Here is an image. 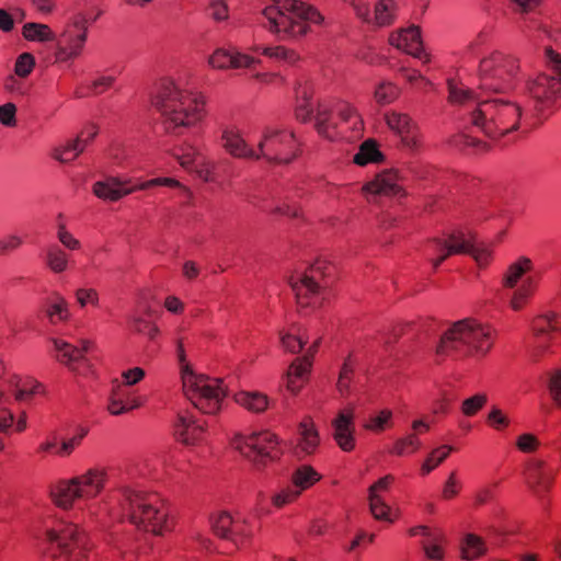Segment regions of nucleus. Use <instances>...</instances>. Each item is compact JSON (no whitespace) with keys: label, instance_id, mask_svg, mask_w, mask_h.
<instances>
[{"label":"nucleus","instance_id":"nucleus-1","mask_svg":"<svg viewBox=\"0 0 561 561\" xmlns=\"http://www.w3.org/2000/svg\"><path fill=\"white\" fill-rule=\"evenodd\" d=\"M448 100L451 104L472 107L471 123L490 138H500L518 129L522 106L503 98L483 99L472 89L448 80Z\"/></svg>","mask_w":561,"mask_h":561},{"label":"nucleus","instance_id":"nucleus-2","mask_svg":"<svg viewBox=\"0 0 561 561\" xmlns=\"http://www.w3.org/2000/svg\"><path fill=\"white\" fill-rule=\"evenodd\" d=\"M152 105L161 113L165 130L180 135L202 119L204 101L197 93L163 79L158 83Z\"/></svg>","mask_w":561,"mask_h":561},{"label":"nucleus","instance_id":"nucleus-3","mask_svg":"<svg viewBox=\"0 0 561 561\" xmlns=\"http://www.w3.org/2000/svg\"><path fill=\"white\" fill-rule=\"evenodd\" d=\"M492 346V331L473 319L453 323L442 335L436 347L439 356L466 357L485 354Z\"/></svg>","mask_w":561,"mask_h":561},{"label":"nucleus","instance_id":"nucleus-4","mask_svg":"<svg viewBox=\"0 0 561 561\" xmlns=\"http://www.w3.org/2000/svg\"><path fill=\"white\" fill-rule=\"evenodd\" d=\"M178 358L181 365V379L185 397L203 413H217L227 394L222 380L196 375L186 363L181 341L178 343Z\"/></svg>","mask_w":561,"mask_h":561},{"label":"nucleus","instance_id":"nucleus-5","mask_svg":"<svg viewBox=\"0 0 561 561\" xmlns=\"http://www.w3.org/2000/svg\"><path fill=\"white\" fill-rule=\"evenodd\" d=\"M271 1L272 4L262 11L271 32L290 36L304 35L307 33L308 23L320 24L323 21L319 11L297 0Z\"/></svg>","mask_w":561,"mask_h":561},{"label":"nucleus","instance_id":"nucleus-6","mask_svg":"<svg viewBox=\"0 0 561 561\" xmlns=\"http://www.w3.org/2000/svg\"><path fill=\"white\" fill-rule=\"evenodd\" d=\"M123 496L122 510L139 529L160 535L168 529V513L156 495L144 494L128 485L117 488Z\"/></svg>","mask_w":561,"mask_h":561},{"label":"nucleus","instance_id":"nucleus-7","mask_svg":"<svg viewBox=\"0 0 561 561\" xmlns=\"http://www.w3.org/2000/svg\"><path fill=\"white\" fill-rule=\"evenodd\" d=\"M423 253L436 270L453 254H469L478 265H486L491 257V250L477 243L462 231H454L444 237L433 238L424 245Z\"/></svg>","mask_w":561,"mask_h":561},{"label":"nucleus","instance_id":"nucleus-8","mask_svg":"<svg viewBox=\"0 0 561 561\" xmlns=\"http://www.w3.org/2000/svg\"><path fill=\"white\" fill-rule=\"evenodd\" d=\"M106 479L104 469L90 468L80 476L58 482L50 494L58 506L69 508L76 500L90 501L96 497L103 491Z\"/></svg>","mask_w":561,"mask_h":561},{"label":"nucleus","instance_id":"nucleus-9","mask_svg":"<svg viewBox=\"0 0 561 561\" xmlns=\"http://www.w3.org/2000/svg\"><path fill=\"white\" fill-rule=\"evenodd\" d=\"M299 144L295 134L284 127L266 125L257 142L256 160L270 163L288 164L298 156Z\"/></svg>","mask_w":561,"mask_h":561},{"label":"nucleus","instance_id":"nucleus-10","mask_svg":"<svg viewBox=\"0 0 561 561\" xmlns=\"http://www.w3.org/2000/svg\"><path fill=\"white\" fill-rule=\"evenodd\" d=\"M543 57L552 75H540L527 83L528 94L541 110L561 104V55L547 46Z\"/></svg>","mask_w":561,"mask_h":561},{"label":"nucleus","instance_id":"nucleus-11","mask_svg":"<svg viewBox=\"0 0 561 561\" xmlns=\"http://www.w3.org/2000/svg\"><path fill=\"white\" fill-rule=\"evenodd\" d=\"M519 71L518 60L501 51L481 59L479 65L480 89L501 92L512 87Z\"/></svg>","mask_w":561,"mask_h":561},{"label":"nucleus","instance_id":"nucleus-12","mask_svg":"<svg viewBox=\"0 0 561 561\" xmlns=\"http://www.w3.org/2000/svg\"><path fill=\"white\" fill-rule=\"evenodd\" d=\"M533 268V262L526 256L508 265L503 275L502 284L506 289H513L510 306L513 310H520L533 296L536 289V280L526 274Z\"/></svg>","mask_w":561,"mask_h":561},{"label":"nucleus","instance_id":"nucleus-13","mask_svg":"<svg viewBox=\"0 0 561 561\" xmlns=\"http://www.w3.org/2000/svg\"><path fill=\"white\" fill-rule=\"evenodd\" d=\"M329 266L323 261L316 262L308 272L301 274L298 280H291L290 285L296 295L297 304L301 307H318L325 299V277Z\"/></svg>","mask_w":561,"mask_h":561},{"label":"nucleus","instance_id":"nucleus-14","mask_svg":"<svg viewBox=\"0 0 561 561\" xmlns=\"http://www.w3.org/2000/svg\"><path fill=\"white\" fill-rule=\"evenodd\" d=\"M233 446L256 467L278 458L280 454L277 437L268 431L239 436Z\"/></svg>","mask_w":561,"mask_h":561},{"label":"nucleus","instance_id":"nucleus-15","mask_svg":"<svg viewBox=\"0 0 561 561\" xmlns=\"http://www.w3.org/2000/svg\"><path fill=\"white\" fill-rule=\"evenodd\" d=\"M46 539L50 543L57 545L60 553L68 561H81L90 549L85 534L75 524H67L58 529L47 530Z\"/></svg>","mask_w":561,"mask_h":561},{"label":"nucleus","instance_id":"nucleus-16","mask_svg":"<svg viewBox=\"0 0 561 561\" xmlns=\"http://www.w3.org/2000/svg\"><path fill=\"white\" fill-rule=\"evenodd\" d=\"M88 36V20L83 15L77 16L67 24L59 37L56 36V58L69 61L78 58L84 47Z\"/></svg>","mask_w":561,"mask_h":561},{"label":"nucleus","instance_id":"nucleus-17","mask_svg":"<svg viewBox=\"0 0 561 561\" xmlns=\"http://www.w3.org/2000/svg\"><path fill=\"white\" fill-rule=\"evenodd\" d=\"M297 93L304 99V103L298 104L296 107L297 119L306 123L314 117V128L318 134L327 139L333 140L337 133L336 124L332 121L331 108L324 103H319L316 114L313 115V108L309 103V95L307 91H297Z\"/></svg>","mask_w":561,"mask_h":561},{"label":"nucleus","instance_id":"nucleus-18","mask_svg":"<svg viewBox=\"0 0 561 561\" xmlns=\"http://www.w3.org/2000/svg\"><path fill=\"white\" fill-rule=\"evenodd\" d=\"M534 333V346L530 351V357L534 360L539 358L548 351L549 343L552 340L551 332H561V314L547 313L537 317L531 324Z\"/></svg>","mask_w":561,"mask_h":561},{"label":"nucleus","instance_id":"nucleus-19","mask_svg":"<svg viewBox=\"0 0 561 561\" xmlns=\"http://www.w3.org/2000/svg\"><path fill=\"white\" fill-rule=\"evenodd\" d=\"M320 480V474L310 466H301L293 473V486L282 490L274 495L273 504L283 506L299 496V494Z\"/></svg>","mask_w":561,"mask_h":561},{"label":"nucleus","instance_id":"nucleus-20","mask_svg":"<svg viewBox=\"0 0 561 561\" xmlns=\"http://www.w3.org/2000/svg\"><path fill=\"white\" fill-rule=\"evenodd\" d=\"M355 409L348 405L346 409L339 411L332 420L333 438L343 451H351L355 447V426H354Z\"/></svg>","mask_w":561,"mask_h":561},{"label":"nucleus","instance_id":"nucleus-21","mask_svg":"<svg viewBox=\"0 0 561 561\" xmlns=\"http://www.w3.org/2000/svg\"><path fill=\"white\" fill-rule=\"evenodd\" d=\"M400 175L394 170H385L376 175V178L368 182L363 191L370 201V196L386 195L399 196L403 195V188L400 184Z\"/></svg>","mask_w":561,"mask_h":561},{"label":"nucleus","instance_id":"nucleus-22","mask_svg":"<svg viewBox=\"0 0 561 561\" xmlns=\"http://www.w3.org/2000/svg\"><path fill=\"white\" fill-rule=\"evenodd\" d=\"M389 43L398 49L404 50L419 59H423L427 62L430 60L427 54L422 49L421 31L419 26L411 25L408 28L391 33Z\"/></svg>","mask_w":561,"mask_h":561},{"label":"nucleus","instance_id":"nucleus-23","mask_svg":"<svg viewBox=\"0 0 561 561\" xmlns=\"http://www.w3.org/2000/svg\"><path fill=\"white\" fill-rule=\"evenodd\" d=\"M387 125L400 136L407 149L415 150L420 144V137L415 124L403 113L390 112L386 114Z\"/></svg>","mask_w":561,"mask_h":561},{"label":"nucleus","instance_id":"nucleus-24","mask_svg":"<svg viewBox=\"0 0 561 561\" xmlns=\"http://www.w3.org/2000/svg\"><path fill=\"white\" fill-rule=\"evenodd\" d=\"M525 479L529 489L538 497H542L543 493L549 491L554 473L546 470V462L541 459H530L525 469Z\"/></svg>","mask_w":561,"mask_h":561},{"label":"nucleus","instance_id":"nucleus-25","mask_svg":"<svg viewBox=\"0 0 561 561\" xmlns=\"http://www.w3.org/2000/svg\"><path fill=\"white\" fill-rule=\"evenodd\" d=\"M53 344L57 352V359L72 370H77L79 365L87 364L84 354L93 346L92 342L88 340H82L80 346H73L58 339H54Z\"/></svg>","mask_w":561,"mask_h":561},{"label":"nucleus","instance_id":"nucleus-26","mask_svg":"<svg viewBox=\"0 0 561 561\" xmlns=\"http://www.w3.org/2000/svg\"><path fill=\"white\" fill-rule=\"evenodd\" d=\"M256 62L259 60L249 55L225 48L216 49L208 58L209 66L220 70L252 68Z\"/></svg>","mask_w":561,"mask_h":561},{"label":"nucleus","instance_id":"nucleus-27","mask_svg":"<svg viewBox=\"0 0 561 561\" xmlns=\"http://www.w3.org/2000/svg\"><path fill=\"white\" fill-rule=\"evenodd\" d=\"M98 135V127L90 125L84 129L78 138L68 141L65 146L56 147L53 150L51 157L61 163H68L75 160L84 148L95 138Z\"/></svg>","mask_w":561,"mask_h":561},{"label":"nucleus","instance_id":"nucleus-28","mask_svg":"<svg viewBox=\"0 0 561 561\" xmlns=\"http://www.w3.org/2000/svg\"><path fill=\"white\" fill-rule=\"evenodd\" d=\"M318 346H319V341H316L309 347V350L305 356L296 358L289 366V369L286 374V379H287V389L290 392L297 393L301 389L304 380H305V376L310 370V367L312 364V356L317 352Z\"/></svg>","mask_w":561,"mask_h":561},{"label":"nucleus","instance_id":"nucleus-29","mask_svg":"<svg viewBox=\"0 0 561 561\" xmlns=\"http://www.w3.org/2000/svg\"><path fill=\"white\" fill-rule=\"evenodd\" d=\"M92 191L94 195L101 199L116 202L122 197L138 191V187L136 185L128 186V182L121 181L119 179L112 176L105 181L95 182Z\"/></svg>","mask_w":561,"mask_h":561},{"label":"nucleus","instance_id":"nucleus-30","mask_svg":"<svg viewBox=\"0 0 561 561\" xmlns=\"http://www.w3.org/2000/svg\"><path fill=\"white\" fill-rule=\"evenodd\" d=\"M295 455L299 458L313 454L319 445V433L310 419L304 420L298 428Z\"/></svg>","mask_w":561,"mask_h":561},{"label":"nucleus","instance_id":"nucleus-31","mask_svg":"<svg viewBox=\"0 0 561 561\" xmlns=\"http://www.w3.org/2000/svg\"><path fill=\"white\" fill-rule=\"evenodd\" d=\"M224 148L236 158L256 160V149L250 147L240 134L233 129H225L221 136Z\"/></svg>","mask_w":561,"mask_h":561},{"label":"nucleus","instance_id":"nucleus-32","mask_svg":"<svg viewBox=\"0 0 561 561\" xmlns=\"http://www.w3.org/2000/svg\"><path fill=\"white\" fill-rule=\"evenodd\" d=\"M204 424L192 416L180 415L175 424V435L185 445H193L202 439Z\"/></svg>","mask_w":561,"mask_h":561},{"label":"nucleus","instance_id":"nucleus-33","mask_svg":"<svg viewBox=\"0 0 561 561\" xmlns=\"http://www.w3.org/2000/svg\"><path fill=\"white\" fill-rule=\"evenodd\" d=\"M42 312L53 324L64 322L70 317L68 302L59 295L46 299L42 307Z\"/></svg>","mask_w":561,"mask_h":561},{"label":"nucleus","instance_id":"nucleus-34","mask_svg":"<svg viewBox=\"0 0 561 561\" xmlns=\"http://www.w3.org/2000/svg\"><path fill=\"white\" fill-rule=\"evenodd\" d=\"M22 35L30 42H53L56 41V34L47 24L28 22L22 27Z\"/></svg>","mask_w":561,"mask_h":561},{"label":"nucleus","instance_id":"nucleus-35","mask_svg":"<svg viewBox=\"0 0 561 561\" xmlns=\"http://www.w3.org/2000/svg\"><path fill=\"white\" fill-rule=\"evenodd\" d=\"M45 263L54 273H62L68 268V254L57 244H49L45 250Z\"/></svg>","mask_w":561,"mask_h":561},{"label":"nucleus","instance_id":"nucleus-36","mask_svg":"<svg viewBox=\"0 0 561 561\" xmlns=\"http://www.w3.org/2000/svg\"><path fill=\"white\" fill-rule=\"evenodd\" d=\"M397 10V3L393 0H379L375 5L373 22L378 26H388L393 23Z\"/></svg>","mask_w":561,"mask_h":561},{"label":"nucleus","instance_id":"nucleus-37","mask_svg":"<svg viewBox=\"0 0 561 561\" xmlns=\"http://www.w3.org/2000/svg\"><path fill=\"white\" fill-rule=\"evenodd\" d=\"M214 534L222 539L231 537V529L236 519L228 512H219L209 518Z\"/></svg>","mask_w":561,"mask_h":561},{"label":"nucleus","instance_id":"nucleus-38","mask_svg":"<svg viewBox=\"0 0 561 561\" xmlns=\"http://www.w3.org/2000/svg\"><path fill=\"white\" fill-rule=\"evenodd\" d=\"M485 550V545L481 537L473 534L466 535L461 545L462 559L467 561L476 560L484 554Z\"/></svg>","mask_w":561,"mask_h":561},{"label":"nucleus","instance_id":"nucleus-39","mask_svg":"<svg viewBox=\"0 0 561 561\" xmlns=\"http://www.w3.org/2000/svg\"><path fill=\"white\" fill-rule=\"evenodd\" d=\"M255 50H260V47H255ZM261 50L264 56L288 65H294L299 60V56L294 50L284 46H265Z\"/></svg>","mask_w":561,"mask_h":561},{"label":"nucleus","instance_id":"nucleus-40","mask_svg":"<svg viewBox=\"0 0 561 561\" xmlns=\"http://www.w3.org/2000/svg\"><path fill=\"white\" fill-rule=\"evenodd\" d=\"M173 156L182 168L190 170L198 156V149L193 144L184 141L174 148Z\"/></svg>","mask_w":561,"mask_h":561},{"label":"nucleus","instance_id":"nucleus-41","mask_svg":"<svg viewBox=\"0 0 561 561\" xmlns=\"http://www.w3.org/2000/svg\"><path fill=\"white\" fill-rule=\"evenodd\" d=\"M382 159L381 152L376 145L367 140L362 144L358 152L354 156L353 161L358 165H366L369 162H378Z\"/></svg>","mask_w":561,"mask_h":561},{"label":"nucleus","instance_id":"nucleus-42","mask_svg":"<svg viewBox=\"0 0 561 561\" xmlns=\"http://www.w3.org/2000/svg\"><path fill=\"white\" fill-rule=\"evenodd\" d=\"M128 397V392L124 389L123 385H116L111 393L107 409L113 415H121L128 412L127 403L125 399Z\"/></svg>","mask_w":561,"mask_h":561},{"label":"nucleus","instance_id":"nucleus-43","mask_svg":"<svg viewBox=\"0 0 561 561\" xmlns=\"http://www.w3.org/2000/svg\"><path fill=\"white\" fill-rule=\"evenodd\" d=\"M354 370V365L351 360V357L348 356L341 367L336 382V389L343 397H346L351 393V383L353 381Z\"/></svg>","mask_w":561,"mask_h":561},{"label":"nucleus","instance_id":"nucleus-44","mask_svg":"<svg viewBox=\"0 0 561 561\" xmlns=\"http://www.w3.org/2000/svg\"><path fill=\"white\" fill-rule=\"evenodd\" d=\"M237 401L249 411L260 413L267 408V397L261 393H240Z\"/></svg>","mask_w":561,"mask_h":561},{"label":"nucleus","instance_id":"nucleus-45","mask_svg":"<svg viewBox=\"0 0 561 561\" xmlns=\"http://www.w3.org/2000/svg\"><path fill=\"white\" fill-rule=\"evenodd\" d=\"M374 96L378 104L386 105L399 96V89L390 81H382L377 85Z\"/></svg>","mask_w":561,"mask_h":561},{"label":"nucleus","instance_id":"nucleus-46","mask_svg":"<svg viewBox=\"0 0 561 561\" xmlns=\"http://www.w3.org/2000/svg\"><path fill=\"white\" fill-rule=\"evenodd\" d=\"M251 536L252 533L248 529V520L245 518H237L231 529V537L227 540L237 548H241Z\"/></svg>","mask_w":561,"mask_h":561},{"label":"nucleus","instance_id":"nucleus-47","mask_svg":"<svg viewBox=\"0 0 561 561\" xmlns=\"http://www.w3.org/2000/svg\"><path fill=\"white\" fill-rule=\"evenodd\" d=\"M451 449L453 448L449 446H442L434 449L422 465V474H428L432 470L439 466L448 457Z\"/></svg>","mask_w":561,"mask_h":561},{"label":"nucleus","instance_id":"nucleus-48","mask_svg":"<svg viewBox=\"0 0 561 561\" xmlns=\"http://www.w3.org/2000/svg\"><path fill=\"white\" fill-rule=\"evenodd\" d=\"M421 447V442L416 434H408L405 437L399 438L393 446L392 453L402 456L407 453H414Z\"/></svg>","mask_w":561,"mask_h":561},{"label":"nucleus","instance_id":"nucleus-49","mask_svg":"<svg viewBox=\"0 0 561 561\" xmlns=\"http://www.w3.org/2000/svg\"><path fill=\"white\" fill-rule=\"evenodd\" d=\"M279 340L283 348L291 354L299 353L307 343L301 336H296L294 333L279 332Z\"/></svg>","mask_w":561,"mask_h":561},{"label":"nucleus","instance_id":"nucleus-50","mask_svg":"<svg viewBox=\"0 0 561 561\" xmlns=\"http://www.w3.org/2000/svg\"><path fill=\"white\" fill-rule=\"evenodd\" d=\"M130 322L136 332L147 335L150 340H153L158 334V328L153 323L142 319L137 313L130 317Z\"/></svg>","mask_w":561,"mask_h":561},{"label":"nucleus","instance_id":"nucleus-51","mask_svg":"<svg viewBox=\"0 0 561 561\" xmlns=\"http://www.w3.org/2000/svg\"><path fill=\"white\" fill-rule=\"evenodd\" d=\"M488 401L483 393H478L462 402L461 411L466 416H473Z\"/></svg>","mask_w":561,"mask_h":561},{"label":"nucleus","instance_id":"nucleus-52","mask_svg":"<svg viewBox=\"0 0 561 561\" xmlns=\"http://www.w3.org/2000/svg\"><path fill=\"white\" fill-rule=\"evenodd\" d=\"M368 501H369L370 512L376 519L391 520L389 518L390 507L385 503V501L381 496H379V497L368 496Z\"/></svg>","mask_w":561,"mask_h":561},{"label":"nucleus","instance_id":"nucleus-53","mask_svg":"<svg viewBox=\"0 0 561 561\" xmlns=\"http://www.w3.org/2000/svg\"><path fill=\"white\" fill-rule=\"evenodd\" d=\"M34 66L35 59L33 55L30 53H23L16 59L14 71L19 77L25 78L32 72Z\"/></svg>","mask_w":561,"mask_h":561},{"label":"nucleus","instance_id":"nucleus-54","mask_svg":"<svg viewBox=\"0 0 561 561\" xmlns=\"http://www.w3.org/2000/svg\"><path fill=\"white\" fill-rule=\"evenodd\" d=\"M547 386L553 402L561 407V369L550 374Z\"/></svg>","mask_w":561,"mask_h":561},{"label":"nucleus","instance_id":"nucleus-55","mask_svg":"<svg viewBox=\"0 0 561 561\" xmlns=\"http://www.w3.org/2000/svg\"><path fill=\"white\" fill-rule=\"evenodd\" d=\"M75 296L81 308H84L89 304L92 306L99 305V294L93 288H79L76 290Z\"/></svg>","mask_w":561,"mask_h":561},{"label":"nucleus","instance_id":"nucleus-56","mask_svg":"<svg viewBox=\"0 0 561 561\" xmlns=\"http://www.w3.org/2000/svg\"><path fill=\"white\" fill-rule=\"evenodd\" d=\"M392 417L390 410H382L377 416H374L365 424V428L374 432H382Z\"/></svg>","mask_w":561,"mask_h":561},{"label":"nucleus","instance_id":"nucleus-57","mask_svg":"<svg viewBox=\"0 0 561 561\" xmlns=\"http://www.w3.org/2000/svg\"><path fill=\"white\" fill-rule=\"evenodd\" d=\"M339 115L341 117L342 121L346 122V123H352V128L355 129V130H360L362 128V119L359 118V116L357 115L356 111L347 105V104H343L340 108H339Z\"/></svg>","mask_w":561,"mask_h":561},{"label":"nucleus","instance_id":"nucleus-58","mask_svg":"<svg viewBox=\"0 0 561 561\" xmlns=\"http://www.w3.org/2000/svg\"><path fill=\"white\" fill-rule=\"evenodd\" d=\"M539 445L538 438L529 433L522 434L516 440L517 448L523 453H534Z\"/></svg>","mask_w":561,"mask_h":561},{"label":"nucleus","instance_id":"nucleus-59","mask_svg":"<svg viewBox=\"0 0 561 561\" xmlns=\"http://www.w3.org/2000/svg\"><path fill=\"white\" fill-rule=\"evenodd\" d=\"M85 434L87 431L82 430L81 433H79L78 435H75L69 439L64 440L61 443L60 448L57 450V454L61 457L69 456L73 451V449L80 445Z\"/></svg>","mask_w":561,"mask_h":561},{"label":"nucleus","instance_id":"nucleus-60","mask_svg":"<svg viewBox=\"0 0 561 561\" xmlns=\"http://www.w3.org/2000/svg\"><path fill=\"white\" fill-rule=\"evenodd\" d=\"M57 238L60 243L69 250H78L81 245L80 241L76 239L64 225H60L57 232Z\"/></svg>","mask_w":561,"mask_h":561},{"label":"nucleus","instance_id":"nucleus-61","mask_svg":"<svg viewBox=\"0 0 561 561\" xmlns=\"http://www.w3.org/2000/svg\"><path fill=\"white\" fill-rule=\"evenodd\" d=\"M43 385L36 380L27 381L21 389L15 392V399L18 401L26 400L30 396L39 393Z\"/></svg>","mask_w":561,"mask_h":561},{"label":"nucleus","instance_id":"nucleus-62","mask_svg":"<svg viewBox=\"0 0 561 561\" xmlns=\"http://www.w3.org/2000/svg\"><path fill=\"white\" fill-rule=\"evenodd\" d=\"M146 376V373L140 367H134L122 373L124 386H135L140 382Z\"/></svg>","mask_w":561,"mask_h":561},{"label":"nucleus","instance_id":"nucleus-63","mask_svg":"<svg viewBox=\"0 0 561 561\" xmlns=\"http://www.w3.org/2000/svg\"><path fill=\"white\" fill-rule=\"evenodd\" d=\"M15 114H16L15 104L9 102L3 105H0V122L3 125L14 126L16 124Z\"/></svg>","mask_w":561,"mask_h":561},{"label":"nucleus","instance_id":"nucleus-64","mask_svg":"<svg viewBox=\"0 0 561 561\" xmlns=\"http://www.w3.org/2000/svg\"><path fill=\"white\" fill-rule=\"evenodd\" d=\"M209 10L211 18L218 22L228 19V5L224 0H211Z\"/></svg>","mask_w":561,"mask_h":561}]
</instances>
